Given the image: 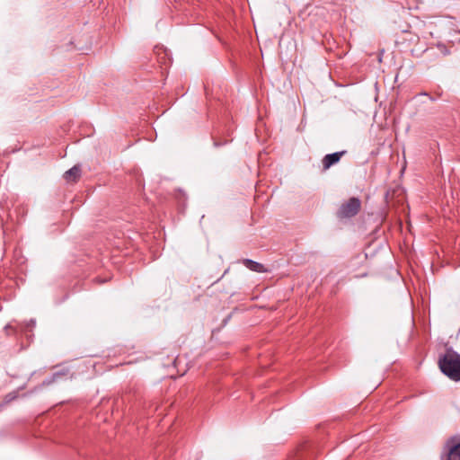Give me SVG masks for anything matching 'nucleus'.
I'll use <instances>...</instances> for the list:
<instances>
[{"label":"nucleus","instance_id":"f257e3e1","mask_svg":"<svg viewBox=\"0 0 460 460\" xmlns=\"http://www.w3.org/2000/svg\"><path fill=\"white\" fill-rule=\"evenodd\" d=\"M441 372L453 381H460V355L452 349H447L438 358Z\"/></svg>","mask_w":460,"mask_h":460},{"label":"nucleus","instance_id":"f03ea898","mask_svg":"<svg viewBox=\"0 0 460 460\" xmlns=\"http://www.w3.org/2000/svg\"><path fill=\"white\" fill-rule=\"evenodd\" d=\"M360 208L359 199L352 197L341 205L337 211V217L341 219L352 217L359 212Z\"/></svg>","mask_w":460,"mask_h":460},{"label":"nucleus","instance_id":"7ed1b4c3","mask_svg":"<svg viewBox=\"0 0 460 460\" xmlns=\"http://www.w3.org/2000/svg\"><path fill=\"white\" fill-rule=\"evenodd\" d=\"M345 153L346 151H341L326 155L322 160L323 170H328L332 165L337 164Z\"/></svg>","mask_w":460,"mask_h":460},{"label":"nucleus","instance_id":"20e7f679","mask_svg":"<svg viewBox=\"0 0 460 460\" xmlns=\"http://www.w3.org/2000/svg\"><path fill=\"white\" fill-rule=\"evenodd\" d=\"M447 460H460V442H455V438H451L447 442Z\"/></svg>","mask_w":460,"mask_h":460},{"label":"nucleus","instance_id":"39448f33","mask_svg":"<svg viewBox=\"0 0 460 460\" xmlns=\"http://www.w3.org/2000/svg\"><path fill=\"white\" fill-rule=\"evenodd\" d=\"M81 176V169L79 166L75 165L64 174V178L67 181H76Z\"/></svg>","mask_w":460,"mask_h":460},{"label":"nucleus","instance_id":"423d86ee","mask_svg":"<svg viewBox=\"0 0 460 460\" xmlns=\"http://www.w3.org/2000/svg\"><path fill=\"white\" fill-rule=\"evenodd\" d=\"M243 265L248 268L249 270L255 271V272H266L267 270L265 267L257 261H254L252 260L245 259L243 261Z\"/></svg>","mask_w":460,"mask_h":460}]
</instances>
